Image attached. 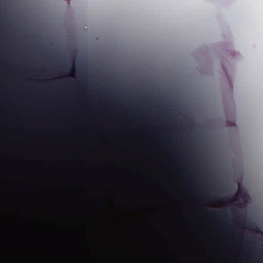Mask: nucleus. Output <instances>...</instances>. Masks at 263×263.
Segmentation results:
<instances>
[{"label": "nucleus", "mask_w": 263, "mask_h": 263, "mask_svg": "<svg viewBox=\"0 0 263 263\" xmlns=\"http://www.w3.org/2000/svg\"><path fill=\"white\" fill-rule=\"evenodd\" d=\"M68 83L70 85H73L75 84V82L72 80H70L68 81Z\"/></svg>", "instance_id": "obj_1"}, {"label": "nucleus", "mask_w": 263, "mask_h": 263, "mask_svg": "<svg viewBox=\"0 0 263 263\" xmlns=\"http://www.w3.org/2000/svg\"><path fill=\"white\" fill-rule=\"evenodd\" d=\"M211 213H214V214H219L218 212H213V211H210Z\"/></svg>", "instance_id": "obj_2"}, {"label": "nucleus", "mask_w": 263, "mask_h": 263, "mask_svg": "<svg viewBox=\"0 0 263 263\" xmlns=\"http://www.w3.org/2000/svg\"><path fill=\"white\" fill-rule=\"evenodd\" d=\"M68 70H69V71H72V69L71 68H70Z\"/></svg>", "instance_id": "obj_3"}, {"label": "nucleus", "mask_w": 263, "mask_h": 263, "mask_svg": "<svg viewBox=\"0 0 263 263\" xmlns=\"http://www.w3.org/2000/svg\"><path fill=\"white\" fill-rule=\"evenodd\" d=\"M226 226H228V223H226Z\"/></svg>", "instance_id": "obj_4"}]
</instances>
